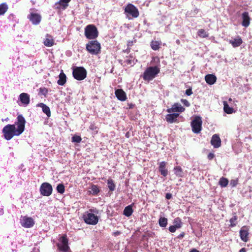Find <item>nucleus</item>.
Masks as SVG:
<instances>
[{
	"mask_svg": "<svg viewBox=\"0 0 252 252\" xmlns=\"http://www.w3.org/2000/svg\"><path fill=\"white\" fill-rule=\"evenodd\" d=\"M26 121L22 115H19L17 121L14 125H7L2 129V133L4 138L7 140H11L14 136H18L25 130Z\"/></svg>",
	"mask_w": 252,
	"mask_h": 252,
	"instance_id": "obj_1",
	"label": "nucleus"
},
{
	"mask_svg": "<svg viewBox=\"0 0 252 252\" xmlns=\"http://www.w3.org/2000/svg\"><path fill=\"white\" fill-rule=\"evenodd\" d=\"M159 71V68L157 66L148 67L143 73V78L145 81H150L156 77Z\"/></svg>",
	"mask_w": 252,
	"mask_h": 252,
	"instance_id": "obj_2",
	"label": "nucleus"
},
{
	"mask_svg": "<svg viewBox=\"0 0 252 252\" xmlns=\"http://www.w3.org/2000/svg\"><path fill=\"white\" fill-rule=\"evenodd\" d=\"M100 44L96 40H92L86 44L87 50L92 55H97L100 51Z\"/></svg>",
	"mask_w": 252,
	"mask_h": 252,
	"instance_id": "obj_3",
	"label": "nucleus"
},
{
	"mask_svg": "<svg viewBox=\"0 0 252 252\" xmlns=\"http://www.w3.org/2000/svg\"><path fill=\"white\" fill-rule=\"evenodd\" d=\"M85 35L88 39H94L98 36V31L93 25H89L85 29Z\"/></svg>",
	"mask_w": 252,
	"mask_h": 252,
	"instance_id": "obj_4",
	"label": "nucleus"
},
{
	"mask_svg": "<svg viewBox=\"0 0 252 252\" xmlns=\"http://www.w3.org/2000/svg\"><path fill=\"white\" fill-rule=\"evenodd\" d=\"M73 76L77 80H82L86 77L87 71L83 67H75L73 69Z\"/></svg>",
	"mask_w": 252,
	"mask_h": 252,
	"instance_id": "obj_5",
	"label": "nucleus"
},
{
	"mask_svg": "<svg viewBox=\"0 0 252 252\" xmlns=\"http://www.w3.org/2000/svg\"><path fill=\"white\" fill-rule=\"evenodd\" d=\"M125 13L127 17L131 16L132 18H137L139 15L138 9L131 3H128L126 6Z\"/></svg>",
	"mask_w": 252,
	"mask_h": 252,
	"instance_id": "obj_6",
	"label": "nucleus"
},
{
	"mask_svg": "<svg viewBox=\"0 0 252 252\" xmlns=\"http://www.w3.org/2000/svg\"><path fill=\"white\" fill-rule=\"evenodd\" d=\"M68 242L66 235L62 236L59 239V243L57 245L58 249L63 252H67L69 249L68 246Z\"/></svg>",
	"mask_w": 252,
	"mask_h": 252,
	"instance_id": "obj_7",
	"label": "nucleus"
},
{
	"mask_svg": "<svg viewBox=\"0 0 252 252\" xmlns=\"http://www.w3.org/2000/svg\"><path fill=\"white\" fill-rule=\"evenodd\" d=\"M202 121L201 118L196 116L191 123V126L193 132L198 133L201 130Z\"/></svg>",
	"mask_w": 252,
	"mask_h": 252,
	"instance_id": "obj_8",
	"label": "nucleus"
},
{
	"mask_svg": "<svg viewBox=\"0 0 252 252\" xmlns=\"http://www.w3.org/2000/svg\"><path fill=\"white\" fill-rule=\"evenodd\" d=\"M84 220L85 222L89 224L95 225L98 221V217L94 214L91 213H87L84 215Z\"/></svg>",
	"mask_w": 252,
	"mask_h": 252,
	"instance_id": "obj_9",
	"label": "nucleus"
},
{
	"mask_svg": "<svg viewBox=\"0 0 252 252\" xmlns=\"http://www.w3.org/2000/svg\"><path fill=\"white\" fill-rule=\"evenodd\" d=\"M53 188L52 186L48 183H43L40 188V193L46 196H49L52 193Z\"/></svg>",
	"mask_w": 252,
	"mask_h": 252,
	"instance_id": "obj_10",
	"label": "nucleus"
},
{
	"mask_svg": "<svg viewBox=\"0 0 252 252\" xmlns=\"http://www.w3.org/2000/svg\"><path fill=\"white\" fill-rule=\"evenodd\" d=\"M28 18L33 25H37L40 23L41 16L39 14L33 12L32 9H31Z\"/></svg>",
	"mask_w": 252,
	"mask_h": 252,
	"instance_id": "obj_11",
	"label": "nucleus"
},
{
	"mask_svg": "<svg viewBox=\"0 0 252 252\" xmlns=\"http://www.w3.org/2000/svg\"><path fill=\"white\" fill-rule=\"evenodd\" d=\"M21 224L25 228H30L33 226L34 222L32 218L23 217L21 219Z\"/></svg>",
	"mask_w": 252,
	"mask_h": 252,
	"instance_id": "obj_12",
	"label": "nucleus"
},
{
	"mask_svg": "<svg viewBox=\"0 0 252 252\" xmlns=\"http://www.w3.org/2000/svg\"><path fill=\"white\" fill-rule=\"evenodd\" d=\"M249 229L248 226H243L240 230V235L241 240L244 242H247L249 240Z\"/></svg>",
	"mask_w": 252,
	"mask_h": 252,
	"instance_id": "obj_13",
	"label": "nucleus"
},
{
	"mask_svg": "<svg viewBox=\"0 0 252 252\" xmlns=\"http://www.w3.org/2000/svg\"><path fill=\"white\" fill-rule=\"evenodd\" d=\"M185 110V108H184L181 104L175 103L172 105L171 108L167 109V111L170 113L173 112L180 113L184 112Z\"/></svg>",
	"mask_w": 252,
	"mask_h": 252,
	"instance_id": "obj_14",
	"label": "nucleus"
},
{
	"mask_svg": "<svg viewBox=\"0 0 252 252\" xmlns=\"http://www.w3.org/2000/svg\"><path fill=\"white\" fill-rule=\"evenodd\" d=\"M211 143L214 148H219L220 147L221 144V140L220 137L217 134H214L212 137Z\"/></svg>",
	"mask_w": 252,
	"mask_h": 252,
	"instance_id": "obj_15",
	"label": "nucleus"
},
{
	"mask_svg": "<svg viewBox=\"0 0 252 252\" xmlns=\"http://www.w3.org/2000/svg\"><path fill=\"white\" fill-rule=\"evenodd\" d=\"M243 21L242 25L245 27H248L250 24V18L248 12H244L242 15Z\"/></svg>",
	"mask_w": 252,
	"mask_h": 252,
	"instance_id": "obj_16",
	"label": "nucleus"
},
{
	"mask_svg": "<svg viewBox=\"0 0 252 252\" xmlns=\"http://www.w3.org/2000/svg\"><path fill=\"white\" fill-rule=\"evenodd\" d=\"M19 98L24 106H27L30 103V96L28 94L23 93L19 95Z\"/></svg>",
	"mask_w": 252,
	"mask_h": 252,
	"instance_id": "obj_17",
	"label": "nucleus"
},
{
	"mask_svg": "<svg viewBox=\"0 0 252 252\" xmlns=\"http://www.w3.org/2000/svg\"><path fill=\"white\" fill-rule=\"evenodd\" d=\"M115 95L117 98L121 101H125L126 99L125 92L122 89H117L115 91Z\"/></svg>",
	"mask_w": 252,
	"mask_h": 252,
	"instance_id": "obj_18",
	"label": "nucleus"
},
{
	"mask_svg": "<svg viewBox=\"0 0 252 252\" xmlns=\"http://www.w3.org/2000/svg\"><path fill=\"white\" fill-rule=\"evenodd\" d=\"M179 116V114L178 113L168 114L165 116V119L168 123H173L176 122Z\"/></svg>",
	"mask_w": 252,
	"mask_h": 252,
	"instance_id": "obj_19",
	"label": "nucleus"
},
{
	"mask_svg": "<svg viewBox=\"0 0 252 252\" xmlns=\"http://www.w3.org/2000/svg\"><path fill=\"white\" fill-rule=\"evenodd\" d=\"M166 162L165 161H162L159 164V171L160 174L165 177L168 174V170L166 168Z\"/></svg>",
	"mask_w": 252,
	"mask_h": 252,
	"instance_id": "obj_20",
	"label": "nucleus"
},
{
	"mask_svg": "<svg viewBox=\"0 0 252 252\" xmlns=\"http://www.w3.org/2000/svg\"><path fill=\"white\" fill-rule=\"evenodd\" d=\"M54 44V40L52 36L48 34H46L45 38L44 39V44L47 47H51Z\"/></svg>",
	"mask_w": 252,
	"mask_h": 252,
	"instance_id": "obj_21",
	"label": "nucleus"
},
{
	"mask_svg": "<svg viewBox=\"0 0 252 252\" xmlns=\"http://www.w3.org/2000/svg\"><path fill=\"white\" fill-rule=\"evenodd\" d=\"M205 80L207 84L209 85H213L216 82L217 77L214 74H209L205 76Z\"/></svg>",
	"mask_w": 252,
	"mask_h": 252,
	"instance_id": "obj_22",
	"label": "nucleus"
},
{
	"mask_svg": "<svg viewBox=\"0 0 252 252\" xmlns=\"http://www.w3.org/2000/svg\"><path fill=\"white\" fill-rule=\"evenodd\" d=\"M71 0H60L59 2L56 3L55 5L57 8H62L63 9H65L68 6V3L70 2Z\"/></svg>",
	"mask_w": 252,
	"mask_h": 252,
	"instance_id": "obj_23",
	"label": "nucleus"
},
{
	"mask_svg": "<svg viewBox=\"0 0 252 252\" xmlns=\"http://www.w3.org/2000/svg\"><path fill=\"white\" fill-rule=\"evenodd\" d=\"M59 79L57 81V83L58 85L61 86H63L66 83V76L65 74L63 73V70H62L59 76Z\"/></svg>",
	"mask_w": 252,
	"mask_h": 252,
	"instance_id": "obj_24",
	"label": "nucleus"
},
{
	"mask_svg": "<svg viewBox=\"0 0 252 252\" xmlns=\"http://www.w3.org/2000/svg\"><path fill=\"white\" fill-rule=\"evenodd\" d=\"M37 106L42 108V111L47 116V117H50L51 112L48 106L43 103L38 104Z\"/></svg>",
	"mask_w": 252,
	"mask_h": 252,
	"instance_id": "obj_25",
	"label": "nucleus"
},
{
	"mask_svg": "<svg viewBox=\"0 0 252 252\" xmlns=\"http://www.w3.org/2000/svg\"><path fill=\"white\" fill-rule=\"evenodd\" d=\"M174 172L176 176L178 177H183L184 176V172L180 166H177L174 168Z\"/></svg>",
	"mask_w": 252,
	"mask_h": 252,
	"instance_id": "obj_26",
	"label": "nucleus"
},
{
	"mask_svg": "<svg viewBox=\"0 0 252 252\" xmlns=\"http://www.w3.org/2000/svg\"><path fill=\"white\" fill-rule=\"evenodd\" d=\"M229 42L233 47H236L239 46L242 43V40L240 37H238L236 38L230 40Z\"/></svg>",
	"mask_w": 252,
	"mask_h": 252,
	"instance_id": "obj_27",
	"label": "nucleus"
},
{
	"mask_svg": "<svg viewBox=\"0 0 252 252\" xmlns=\"http://www.w3.org/2000/svg\"><path fill=\"white\" fill-rule=\"evenodd\" d=\"M223 110L227 114H230L233 112V109L230 107L226 101H223Z\"/></svg>",
	"mask_w": 252,
	"mask_h": 252,
	"instance_id": "obj_28",
	"label": "nucleus"
},
{
	"mask_svg": "<svg viewBox=\"0 0 252 252\" xmlns=\"http://www.w3.org/2000/svg\"><path fill=\"white\" fill-rule=\"evenodd\" d=\"M8 9V5L4 2L0 4V16L4 15Z\"/></svg>",
	"mask_w": 252,
	"mask_h": 252,
	"instance_id": "obj_29",
	"label": "nucleus"
},
{
	"mask_svg": "<svg viewBox=\"0 0 252 252\" xmlns=\"http://www.w3.org/2000/svg\"><path fill=\"white\" fill-rule=\"evenodd\" d=\"M161 42L158 41H153L151 43V46L153 50H157L159 49Z\"/></svg>",
	"mask_w": 252,
	"mask_h": 252,
	"instance_id": "obj_30",
	"label": "nucleus"
},
{
	"mask_svg": "<svg viewBox=\"0 0 252 252\" xmlns=\"http://www.w3.org/2000/svg\"><path fill=\"white\" fill-rule=\"evenodd\" d=\"M133 210L131 206H126L124 210V215L126 217H129L131 215Z\"/></svg>",
	"mask_w": 252,
	"mask_h": 252,
	"instance_id": "obj_31",
	"label": "nucleus"
},
{
	"mask_svg": "<svg viewBox=\"0 0 252 252\" xmlns=\"http://www.w3.org/2000/svg\"><path fill=\"white\" fill-rule=\"evenodd\" d=\"M173 223V225L178 229L182 227V222L181 219L179 217H177L174 219Z\"/></svg>",
	"mask_w": 252,
	"mask_h": 252,
	"instance_id": "obj_32",
	"label": "nucleus"
},
{
	"mask_svg": "<svg viewBox=\"0 0 252 252\" xmlns=\"http://www.w3.org/2000/svg\"><path fill=\"white\" fill-rule=\"evenodd\" d=\"M107 184L110 190L114 191L115 189L116 186L112 179H109L107 180Z\"/></svg>",
	"mask_w": 252,
	"mask_h": 252,
	"instance_id": "obj_33",
	"label": "nucleus"
},
{
	"mask_svg": "<svg viewBox=\"0 0 252 252\" xmlns=\"http://www.w3.org/2000/svg\"><path fill=\"white\" fill-rule=\"evenodd\" d=\"M197 34L199 36L203 38L207 37L208 36L209 34L203 29H200L197 32Z\"/></svg>",
	"mask_w": 252,
	"mask_h": 252,
	"instance_id": "obj_34",
	"label": "nucleus"
},
{
	"mask_svg": "<svg viewBox=\"0 0 252 252\" xmlns=\"http://www.w3.org/2000/svg\"><path fill=\"white\" fill-rule=\"evenodd\" d=\"M228 183V180L225 178L221 177L219 181V185L221 187H225Z\"/></svg>",
	"mask_w": 252,
	"mask_h": 252,
	"instance_id": "obj_35",
	"label": "nucleus"
},
{
	"mask_svg": "<svg viewBox=\"0 0 252 252\" xmlns=\"http://www.w3.org/2000/svg\"><path fill=\"white\" fill-rule=\"evenodd\" d=\"M159 224L161 227H164L167 225V219L165 218H160L159 219Z\"/></svg>",
	"mask_w": 252,
	"mask_h": 252,
	"instance_id": "obj_36",
	"label": "nucleus"
},
{
	"mask_svg": "<svg viewBox=\"0 0 252 252\" xmlns=\"http://www.w3.org/2000/svg\"><path fill=\"white\" fill-rule=\"evenodd\" d=\"M91 189V192L94 195L97 194L99 191V189L96 185H92Z\"/></svg>",
	"mask_w": 252,
	"mask_h": 252,
	"instance_id": "obj_37",
	"label": "nucleus"
},
{
	"mask_svg": "<svg viewBox=\"0 0 252 252\" xmlns=\"http://www.w3.org/2000/svg\"><path fill=\"white\" fill-rule=\"evenodd\" d=\"M58 192L63 194L64 192V187L63 184H59L57 187Z\"/></svg>",
	"mask_w": 252,
	"mask_h": 252,
	"instance_id": "obj_38",
	"label": "nucleus"
},
{
	"mask_svg": "<svg viewBox=\"0 0 252 252\" xmlns=\"http://www.w3.org/2000/svg\"><path fill=\"white\" fill-rule=\"evenodd\" d=\"M237 220V217L236 216H234L230 220V222L231 223L230 225L231 226H234L236 225V220Z\"/></svg>",
	"mask_w": 252,
	"mask_h": 252,
	"instance_id": "obj_39",
	"label": "nucleus"
},
{
	"mask_svg": "<svg viewBox=\"0 0 252 252\" xmlns=\"http://www.w3.org/2000/svg\"><path fill=\"white\" fill-rule=\"evenodd\" d=\"M82 139L79 136H74L72 137V141L73 142L80 143Z\"/></svg>",
	"mask_w": 252,
	"mask_h": 252,
	"instance_id": "obj_40",
	"label": "nucleus"
},
{
	"mask_svg": "<svg viewBox=\"0 0 252 252\" xmlns=\"http://www.w3.org/2000/svg\"><path fill=\"white\" fill-rule=\"evenodd\" d=\"M39 92L45 96L48 93V90L46 88H40L39 89Z\"/></svg>",
	"mask_w": 252,
	"mask_h": 252,
	"instance_id": "obj_41",
	"label": "nucleus"
},
{
	"mask_svg": "<svg viewBox=\"0 0 252 252\" xmlns=\"http://www.w3.org/2000/svg\"><path fill=\"white\" fill-rule=\"evenodd\" d=\"M238 184V180H232L230 181V185L232 187H235Z\"/></svg>",
	"mask_w": 252,
	"mask_h": 252,
	"instance_id": "obj_42",
	"label": "nucleus"
},
{
	"mask_svg": "<svg viewBox=\"0 0 252 252\" xmlns=\"http://www.w3.org/2000/svg\"><path fill=\"white\" fill-rule=\"evenodd\" d=\"M181 102L187 107H189L190 105L189 102L186 99H182Z\"/></svg>",
	"mask_w": 252,
	"mask_h": 252,
	"instance_id": "obj_43",
	"label": "nucleus"
},
{
	"mask_svg": "<svg viewBox=\"0 0 252 252\" xmlns=\"http://www.w3.org/2000/svg\"><path fill=\"white\" fill-rule=\"evenodd\" d=\"M177 229L174 225H171L169 227V230L171 232H175Z\"/></svg>",
	"mask_w": 252,
	"mask_h": 252,
	"instance_id": "obj_44",
	"label": "nucleus"
},
{
	"mask_svg": "<svg viewBox=\"0 0 252 252\" xmlns=\"http://www.w3.org/2000/svg\"><path fill=\"white\" fill-rule=\"evenodd\" d=\"M192 94V90L191 89H187L186 91V94L188 95V96H189L191 94Z\"/></svg>",
	"mask_w": 252,
	"mask_h": 252,
	"instance_id": "obj_45",
	"label": "nucleus"
},
{
	"mask_svg": "<svg viewBox=\"0 0 252 252\" xmlns=\"http://www.w3.org/2000/svg\"><path fill=\"white\" fill-rule=\"evenodd\" d=\"M215 157V155L213 153H209L208 155V158L209 159L211 160L212 159Z\"/></svg>",
	"mask_w": 252,
	"mask_h": 252,
	"instance_id": "obj_46",
	"label": "nucleus"
},
{
	"mask_svg": "<svg viewBox=\"0 0 252 252\" xmlns=\"http://www.w3.org/2000/svg\"><path fill=\"white\" fill-rule=\"evenodd\" d=\"M165 197L167 199H170L172 198V194L170 193H167L166 194Z\"/></svg>",
	"mask_w": 252,
	"mask_h": 252,
	"instance_id": "obj_47",
	"label": "nucleus"
},
{
	"mask_svg": "<svg viewBox=\"0 0 252 252\" xmlns=\"http://www.w3.org/2000/svg\"><path fill=\"white\" fill-rule=\"evenodd\" d=\"M184 236H185L184 232H182L178 236V238L181 239V238H183L184 237Z\"/></svg>",
	"mask_w": 252,
	"mask_h": 252,
	"instance_id": "obj_48",
	"label": "nucleus"
},
{
	"mask_svg": "<svg viewBox=\"0 0 252 252\" xmlns=\"http://www.w3.org/2000/svg\"><path fill=\"white\" fill-rule=\"evenodd\" d=\"M120 232L119 231H116V232H115L113 234V235L115 236H117L118 235H119L120 234Z\"/></svg>",
	"mask_w": 252,
	"mask_h": 252,
	"instance_id": "obj_49",
	"label": "nucleus"
},
{
	"mask_svg": "<svg viewBox=\"0 0 252 252\" xmlns=\"http://www.w3.org/2000/svg\"><path fill=\"white\" fill-rule=\"evenodd\" d=\"M239 252H246V249L245 248H242Z\"/></svg>",
	"mask_w": 252,
	"mask_h": 252,
	"instance_id": "obj_50",
	"label": "nucleus"
},
{
	"mask_svg": "<svg viewBox=\"0 0 252 252\" xmlns=\"http://www.w3.org/2000/svg\"><path fill=\"white\" fill-rule=\"evenodd\" d=\"M3 214V211L2 209H0V215H1Z\"/></svg>",
	"mask_w": 252,
	"mask_h": 252,
	"instance_id": "obj_51",
	"label": "nucleus"
},
{
	"mask_svg": "<svg viewBox=\"0 0 252 252\" xmlns=\"http://www.w3.org/2000/svg\"><path fill=\"white\" fill-rule=\"evenodd\" d=\"M190 252H199L195 249H193V250H191Z\"/></svg>",
	"mask_w": 252,
	"mask_h": 252,
	"instance_id": "obj_52",
	"label": "nucleus"
},
{
	"mask_svg": "<svg viewBox=\"0 0 252 252\" xmlns=\"http://www.w3.org/2000/svg\"><path fill=\"white\" fill-rule=\"evenodd\" d=\"M229 101H231V100H232V99L230 98L229 99Z\"/></svg>",
	"mask_w": 252,
	"mask_h": 252,
	"instance_id": "obj_53",
	"label": "nucleus"
},
{
	"mask_svg": "<svg viewBox=\"0 0 252 252\" xmlns=\"http://www.w3.org/2000/svg\"><path fill=\"white\" fill-rule=\"evenodd\" d=\"M128 63H130V61H128Z\"/></svg>",
	"mask_w": 252,
	"mask_h": 252,
	"instance_id": "obj_54",
	"label": "nucleus"
}]
</instances>
